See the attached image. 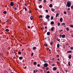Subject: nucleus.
Returning a JSON list of instances; mask_svg holds the SVG:
<instances>
[{"label":"nucleus","mask_w":73,"mask_h":73,"mask_svg":"<svg viewBox=\"0 0 73 73\" xmlns=\"http://www.w3.org/2000/svg\"><path fill=\"white\" fill-rule=\"evenodd\" d=\"M8 21H9V20H8V19L7 20V21H6L7 23H8Z\"/></svg>","instance_id":"nucleus-58"},{"label":"nucleus","mask_w":73,"mask_h":73,"mask_svg":"<svg viewBox=\"0 0 73 73\" xmlns=\"http://www.w3.org/2000/svg\"><path fill=\"white\" fill-rule=\"evenodd\" d=\"M14 9H15V10H17V8H16V7H15L14 8Z\"/></svg>","instance_id":"nucleus-50"},{"label":"nucleus","mask_w":73,"mask_h":73,"mask_svg":"<svg viewBox=\"0 0 73 73\" xmlns=\"http://www.w3.org/2000/svg\"><path fill=\"white\" fill-rule=\"evenodd\" d=\"M52 66H55V64H52Z\"/></svg>","instance_id":"nucleus-51"},{"label":"nucleus","mask_w":73,"mask_h":73,"mask_svg":"<svg viewBox=\"0 0 73 73\" xmlns=\"http://www.w3.org/2000/svg\"><path fill=\"white\" fill-rule=\"evenodd\" d=\"M54 29V27H52L51 29V31H53Z\"/></svg>","instance_id":"nucleus-6"},{"label":"nucleus","mask_w":73,"mask_h":73,"mask_svg":"<svg viewBox=\"0 0 73 73\" xmlns=\"http://www.w3.org/2000/svg\"><path fill=\"white\" fill-rule=\"evenodd\" d=\"M71 37H72L73 38V35H71Z\"/></svg>","instance_id":"nucleus-64"},{"label":"nucleus","mask_w":73,"mask_h":73,"mask_svg":"<svg viewBox=\"0 0 73 73\" xmlns=\"http://www.w3.org/2000/svg\"><path fill=\"white\" fill-rule=\"evenodd\" d=\"M53 70L54 71H55V70H56L57 69V68L54 67L53 68Z\"/></svg>","instance_id":"nucleus-5"},{"label":"nucleus","mask_w":73,"mask_h":73,"mask_svg":"<svg viewBox=\"0 0 73 73\" xmlns=\"http://www.w3.org/2000/svg\"><path fill=\"white\" fill-rule=\"evenodd\" d=\"M58 15H59V14H58V13L56 15V17H58Z\"/></svg>","instance_id":"nucleus-16"},{"label":"nucleus","mask_w":73,"mask_h":73,"mask_svg":"<svg viewBox=\"0 0 73 73\" xmlns=\"http://www.w3.org/2000/svg\"><path fill=\"white\" fill-rule=\"evenodd\" d=\"M51 24L52 25H53L54 24V22L53 21H52L51 22Z\"/></svg>","instance_id":"nucleus-12"},{"label":"nucleus","mask_w":73,"mask_h":73,"mask_svg":"<svg viewBox=\"0 0 73 73\" xmlns=\"http://www.w3.org/2000/svg\"><path fill=\"white\" fill-rule=\"evenodd\" d=\"M70 27H71V28H73V26L72 25H70Z\"/></svg>","instance_id":"nucleus-34"},{"label":"nucleus","mask_w":73,"mask_h":73,"mask_svg":"<svg viewBox=\"0 0 73 73\" xmlns=\"http://www.w3.org/2000/svg\"><path fill=\"white\" fill-rule=\"evenodd\" d=\"M71 2H68L67 3V4H66V6H67L68 7H70V6H71Z\"/></svg>","instance_id":"nucleus-1"},{"label":"nucleus","mask_w":73,"mask_h":73,"mask_svg":"<svg viewBox=\"0 0 73 73\" xmlns=\"http://www.w3.org/2000/svg\"><path fill=\"white\" fill-rule=\"evenodd\" d=\"M51 10L52 12H54V9L53 8H52L51 9Z\"/></svg>","instance_id":"nucleus-11"},{"label":"nucleus","mask_w":73,"mask_h":73,"mask_svg":"<svg viewBox=\"0 0 73 73\" xmlns=\"http://www.w3.org/2000/svg\"><path fill=\"white\" fill-rule=\"evenodd\" d=\"M25 11H27V8H26V7L25 8Z\"/></svg>","instance_id":"nucleus-39"},{"label":"nucleus","mask_w":73,"mask_h":73,"mask_svg":"<svg viewBox=\"0 0 73 73\" xmlns=\"http://www.w3.org/2000/svg\"><path fill=\"white\" fill-rule=\"evenodd\" d=\"M57 60H58V61H60V59L59 58L57 59Z\"/></svg>","instance_id":"nucleus-61"},{"label":"nucleus","mask_w":73,"mask_h":73,"mask_svg":"<svg viewBox=\"0 0 73 73\" xmlns=\"http://www.w3.org/2000/svg\"><path fill=\"white\" fill-rule=\"evenodd\" d=\"M3 13H4V14H6L7 13V11H4L3 12Z\"/></svg>","instance_id":"nucleus-27"},{"label":"nucleus","mask_w":73,"mask_h":73,"mask_svg":"<svg viewBox=\"0 0 73 73\" xmlns=\"http://www.w3.org/2000/svg\"><path fill=\"white\" fill-rule=\"evenodd\" d=\"M18 54H21V52L20 51L18 52Z\"/></svg>","instance_id":"nucleus-24"},{"label":"nucleus","mask_w":73,"mask_h":73,"mask_svg":"<svg viewBox=\"0 0 73 73\" xmlns=\"http://www.w3.org/2000/svg\"><path fill=\"white\" fill-rule=\"evenodd\" d=\"M25 6H26V7L27 6V3H25Z\"/></svg>","instance_id":"nucleus-46"},{"label":"nucleus","mask_w":73,"mask_h":73,"mask_svg":"<svg viewBox=\"0 0 73 73\" xmlns=\"http://www.w3.org/2000/svg\"><path fill=\"white\" fill-rule=\"evenodd\" d=\"M71 9H73V5H72L71 6Z\"/></svg>","instance_id":"nucleus-45"},{"label":"nucleus","mask_w":73,"mask_h":73,"mask_svg":"<svg viewBox=\"0 0 73 73\" xmlns=\"http://www.w3.org/2000/svg\"><path fill=\"white\" fill-rule=\"evenodd\" d=\"M37 66L38 67H40V65L39 64H38Z\"/></svg>","instance_id":"nucleus-33"},{"label":"nucleus","mask_w":73,"mask_h":73,"mask_svg":"<svg viewBox=\"0 0 73 73\" xmlns=\"http://www.w3.org/2000/svg\"><path fill=\"white\" fill-rule=\"evenodd\" d=\"M59 56L58 55H57V57H59Z\"/></svg>","instance_id":"nucleus-56"},{"label":"nucleus","mask_w":73,"mask_h":73,"mask_svg":"<svg viewBox=\"0 0 73 73\" xmlns=\"http://www.w3.org/2000/svg\"><path fill=\"white\" fill-rule=\"evenodd\" d=\"M34 64L35 65H36V64H37V62H34Z\"/></svg>","instance_id":"nucleus-20"},{"label":"nucleus","mask_w":73,"mask_h":73,"mask_svg":"<svg viewBox=\"0 0 73 73\" xmlns=\"http://www.w3.org/2000/svg\"><path fill=\"white\" fill-rule=\"evenodd\" d=\"M33 50H35L36 49V47H33Z\"/></svg>","instance_id":"nucleus-17"},{"label":"nucleus","mask_w":73,"mask_h":73,"mask_svg":"<svg viewBox=\"0 0 73 73\" xmlns=\"http://www.w3.org/2000/svg\"><path fill=\"white\" fill-rule=\"evenodd\" d=\"M44 67H47L48 66V64L47 63L44 64Z\"/></svg>","instance_id":"nucleus-2"},{"label":"nucleus","mask_w":73,"mask_h":73,"mask_svg":"<svg viewBox=\"0 0 73 73\" xmlns=\"http://www.w3.org/2000/svg\"><path fill=\"white\" fill-rule=\"evenodd\" d=\"M49 7H53V5L52 4H50L49 5Z\"/></svg>","instance_id":"nucleus-10"},{"label":"nucleus","mask_w":73,"mask_h":73,"mask_svg":"<svg viewBox=\"0 0 73 73\" xmlns=\"http://www.w3.org/2000/svg\"><path fill=\"white\" fill-rule=\"evenodd\" d=\"M40 20H41V21H43V19H40Z\"/></svg>","instance_id":"nucleus-60"},{"label":"nucleus","mask_w":73,"mask_h":73,"mask_svg":"<svg viewBox=\"0 0 73 73\" xmlns=\"http://www.w3.org/2000/svg\"><path fill=\"white\" fill-rule=\"evenodd\" d=\"M6 32H9V29H6Z\"/></svg>","instance_id":"nucleus-29"},{"label":"nucleus","mask_w":73,"mask_h":73,"mask_svg":"<svg viewBox=\"0 0 73 73\" xmlns=\"http://www.w3.org/2000/svg\"><path fill=\"white\" fill-rule=\"evenodd\" d=\"M34 54L33 53H32L31 55V56H33V54Z\"/></svg>","instance_id":"nucleus-43"},{"label":"nucleus","mask_w":73,"mask_h":73,"mask_svg":"<svg viewBox=\"0 0 73 73\" xmlns=\"http://www.w3.org/2000/svg\"><path fill=\"white\" fill-rule=\"evenodd\" d=\"M53 16H51V20H53Z\"/></svg>","instance_id":"nucleus-31"},{"label":"nucleus","mask_w":73,"mask_h":73,"mask_svg":"<svg viewBox=\"0 0 73 73\" xmlns=\"http://www.w3.org/2000/svg\"><path fill=\"white\" fill-rule=\"evenodd\" d=\"M62 20H63V19H62V18H61L60 19V21L61 22H62Z\"/></svg>","instance_id":"nucleus-9"},{"label":"nucleus","mask_w":73,"mask_h":73,"mask_svg":"<svg viewBox=\"0 0 73 73\" xmlns=\"http://www.w3.org/2000/svg\"><path fill=\"white\" fill-rule=\"evenodd\" d=\"M45 29H46L47 28V27L46 26L44 27Z\"/></svg>","instance_id":"nucleus-54"},{"label":"nucleus","mask_w":73,"mask_h":73,"mask_svg":"<svg viewBox=\"0 0 73 73\" xmlns=\"http://www.w3.org/2000/svg\"><path fill=\"white\" fill-rule=\"evenodd\" d=\"M10 72H11V73H13V72H12V71H10Z\"/></svg>","instance_id":"nucleus-63"},{"label":"nucleus","mask_w":73,"mask_h":73,"mask_svg":"<svg viewBox=\"0 0 73 73\" xmlns=\"http://www.w3.org/2000/svg\"><path fill=\"white\" fill-rule=\"evenodd\" d=\"M43 61H44V62H46V61H45V60L44 59Z\"/></svg>","instance_id":"nucleus-41"},{"label":"nucleus","mask_w":73,"mask_h":73,"mask_svg":"<svg viewBox=\"0 0 73 73\" xmlns=\"http://www.w3.org/2000/svg\"><path fill=\"white\" fill-rule=\"evenodd\" d=\"M43 23L44 24V25H47V23H46V22Z\"/></svg>","instance_id":"nucleus-22"},{"label":"nucleus","mask_w":73,"mask_h":73,"mask_svg":"<svg viewBox=\"0 0 73 73\" xmlns=\"http://www.w3.org/2000/svg\"><path fill=\"white\" fill-rule=\"evenodd\" d=\"M56 40H57V41H60V39H58V38H57L56 39Z\"/></svg>","instance_id":"nucleus-28"},{"label":"nucleus","mask_w":73,"mask_h":73,"mask_svg":"<svg viewBox=\"0 0 73 73\" xmlns=\"http://www.w3.org/2000/svg\"><path fill=\"white\" fill-rule=\"evenodd\" d=\"M42 5H39V8H42Z\"/></svg>","instance_id":"nucleus-21"},{"label":"nucleus","mask_w":73,"mask_h":73,"mask_svg":"<svg viewBox=\"0 0 73 73\" xmlns=\"http://www.w3.org/2000/svg\"><path fill=\"white\" fill-rule=\"evenodd\" d=\"M62 35H61V34H60V35H59V36L60 37H62Z\"/></svg>","instance_id":"nucleus-48"},{"label":"nucleus","mask_w":73,"mask_h":73,"mask_svg":"<svg viewBox=\"0 0 73 73\" xmlns=\"http://www.w3.org/2000/svg\"><path fill=\"white\" fill-rule=\"evenodd\" d=\"M57 64H60V62H57Z\"/></svg>","instance_id":"nucleus-57"},{"label":"nucleus","mask_w":73,"mask_h":73,"mask_svg":"<svg viewBox=\"0 0 73 73\" xmlns=\"http://www.w3.org/2000/svg\"><path fill=\"white\" fill-rule=\"evenodd\" d=\"M28 29H30V28H31V27H30V26H28Z\"/></svg>","instance_id":"nucleus-47"},{"label":"nucleus","mask_w":73,"mask_h":73,"mask_svg":"<svg viewBox=\"0 0 73 73\" xmlns=\"http://www.w3.org/2000/svg\"><path fill=\"white\" fill-rule=\"evenodd\" d=\"M68 65H69V66H70V61H69L68 62Z\"/></svg>","instance_id":"nucleus-14"},{"label":"nucleus","mask_w":73,"mask_h":73,"mask_svg":"<svg viewBox=\"0 0 73 73\" xmlns=\"http://www.w3.org/2000/svg\"><path fill=\"white\" fill-rule=\"evenodd\" d=\"M67 10L68 11H69V10H70V8H68L67 9Z\"/></svg>","instance_id":"nucleus-53"},{"label":"nucleus","mask_w":73,"mask_h":73,"mask_svg":"<svg viewBox=\"0 0 73 73\" xmlns=\"http://www.w3.org/2000/svg\"><path fill=\"white\" fill-rule=\"evenodd\" d=\"M62 38H65V35H62Z\"/></svg>","instance_id":"nucleus-8"},{"label":"nucleus","mask_w":73,"mask_h":73,"mask_svg":"<svg viewBox=\"0 0 73 73\" xmlns=\"http://www.w3.org/2000/svg\"><path fill=\"white\" fill-rule=\"evenodd\" d=\"M68 58L69 59H70L72 58V55H69L68 56Z\"/></svg>","instance_id":"nucleus-7"},{"label":"nucleus","mask_w":73,"mask_h":73,"mask_svg":"<svg viewBox=\"0 0 73 73\" xmlns=\"http://www.w3.org/2000/svg\"><path fill=\"white\" fill-rule=\"evenodd\" d=\"M53 42H50V45H53Z\"/></svg>","instance_id":"nucleus-36"},{"label":"nucleus","mask_w":73,"mask_h":73,"mask_svg":"<svg viewBox=\"0 0 73 73\" xmlns=\"http://www.w3.org/2000/svg\"><path fill=\"white\" fill-rule=\"evenodd\" d=\"M32 12V11L31 10H29V13H31Z\"/></svg>","instance_id":"nucleus-32"},{"label":"nucleus","mask_w":73,"mask_h":73,"mask_svg":"<svg viewBox=\"0 0 73 73\" xmlns=\"http://www.w3.org/2000/svg\"><path fill=\"white\" fill-rule=\"evenodd\" d=\"M42 16L41 15H40L39 16V18H42Z\"/></svg>","instance_id":"nucleus-26"},{"label":"nucleus","mask_w":73,"mask_h":73,"mask_svg":"<svg viewBox=\"0 0 73 73\" xmlns=\"http://www.w3.org/2000/svg\"><path fill=\"white\" fill-rule=\"evenodd\" d=\"M43 2H44V3H46V0H44Z\"/></svg>","instance_id":"nucleus-40"},{"label":"nucleus","mask_w":73,"mask_h":73,"mask_svg":"<svg viewBox=\"0 0 73 73\" xmlns=\"http://www.w3.org/2000/svg\"><path fill=\"white\" fill-rule=\"evenodd\" d=\"M66 30H67V31H69V28H66Z\"/></svg>","instance_id":"nucleus-37"},{"label":"nucleus","mask_w":73,"mask_h":73,"mask_svg":"<svg viewBox=\"0 0 73 73\" xmlns=\"http://www.w3.org/2000/svg\"><path fill=\"white\" fill-rule=\"evenodd\" d=\"M40 72H42V70H40Z\"/></svg>","instance_id":"nucleus-62"},{"label":"nucleus","mask_w":73,"mask_h":73,"mask_svg":"<svg viewBox=\"0 0 73 73\" xmlns=\"http://www.w3.org/2000/svg\"><path fill=\"white\" fill-rule=\"evenodd\" d=\"M70 49H71V50H72L73 49V47H70Z\"/></svg>","instance_id":"nucleus-42"},{"label":"nucleus","mask_w":73,"mask_h":73,"mask_svg":"<svg viewBox=\"0 0 73 73\" xmlns=\"http://www.w3.org/2000/svg\"><path fill=\"white\" fill-rule=\"evenodd\" d=\"M65 72L66 73H67V72H68V70H66Z\"/></svg>","instance_id":"nucleus-59"},{"label":"nucleus","mask_w":73,"mask_h":73,"mask_svg":"<svg viewBox=\"0 0 73 73\" xmlns=\"http://www.w3.org/2000/svg\"><path fill=\"white\" fill-rule=\"evenodd\" d=\"M13 5H14V3L13 2H11L10 5L11 6H13Z\"/></svg>","instance_id":"nucleus-3"},{"label":"nucleus","mask_w":73,"mask_h":73,"mask_svg":"<svg viewBox=\"0 0 73 73\" xmlns=\"http://www.w3.org/2000/svg\"><path fill=\"white\" fill-rule=\"evenodd\" d=\"M30 19L31 20H33V18H32V16H31L30 17Z\"/></svg>","instance_id":"nucleus-30"},{"label":"nucleus","mask_w":73,"mask_h":73,"mask_svg":"<svg viewBox=\"0 0 73 73\" xmlns=\"http://www.w3.org/2000/svg\"><path fill=\"white\" fill-rule=\"evenodd\" d=\"M49 69V68L48 67H46V70H48V69Z\"/></svg>","instance_id":"nucleus-23"},{"label":"nucleus","mask_w":73,"mask_h":73,"mask_svg":"<svg viewBox=\"0 0 73 73\" xmlns=\"http://www.w3.org/2000/svg\"><path fill=\"white\" fill-rule=\"evenodd\" d=\"M50 72H49V71H48L46 73H50Z\"/></svg>","instance_id":"nucleus-55"},{"label":"nucleus","mask_w":73,"mask_h":73,"mask_svg":"<svg viewBox=\"0 0 73 73\" xmlns=\"http://www.w3.org/2000/svg\"><path fill=\"white\" fill-rule=\"evenodd\" d=\"M57 48H60V44H57Z\"/></svg>","instance_id":"nucleus-15"},{"label":"nucleus","mask_w":73,"mask_h":73,"mask_svg":"<svg viewBox=\"0 0 73 73\" xmlns=\"http://www.w3.org/2000/svg\"><path fill=\"white\" fill-rule=\"evenodd\" d=\"M22 58H23V57L22 56L19 57V60H22Z\"/></svg>","instance_id":"nucleus-19"},{"label":"nucleus","mask_w":73,"mask_h":73,"mask_svg":"<svg viewBox=\"0 0 73 73\" xmlns=\"http://www.w3.org/2000/svg\"><path fill=\"white\" fill-rule=\"evenodd\" d=\"M71 51H68L67 52V53H71Z\"/></svg>","instance_id":"nucleus-25"},{"label":"nucleus","mask_w":73,"mask_h":73,"mask_svg":"<svg viewBox=\"0 0 73 73\" xmlns=\"http://www.w3.org/2000/svg\"><path fill=\"white\" fill-rule=\"evenodd\" d=\"M58 26H59L60 25V23H58Z\"/></svg>","instance_id":"nucleus-35"},{"label":"nucleus","mask_w":73,"mask_h":73,"mask_svg":"<svg viewBox=\"0 0 73 73\" xmlns=\"http://www.w3.org/2000/svg\"><path fill=\"white\" fill-rule=\"evenodd\" d=\"M62 25H65V23H63L62 24Z\"/></svg>","instance_id":"nucleus-38"},{"label":"nucleus","mask_w":73,"mask_h":73,"mask_svg":"<svg viewBox=\"0 0 73 73\" xmlns=\"http://www.w3.org/2000/svg\"><path fill=\"white\" fill-rule=\"evenodd\" d=\"M46 12H48V10H46Z\"/></svg>","instance_id":"nucleus-52"},{"label":"nucleus","mask_w":73,"mask_h":73,"mask_svg":"<svg viewBox=\"0 0 73 73\" xmlns=\"http://www.w3.org/2000/svg\"><path fill=\"white\" fill-rule=\"evenodd\" d=\"M44 45L45 46H48V44H47L46 43H45L44 44Z\"/></svg>","instance_id":"nucleus-18"},{"label":"nucleus","mask_w":73,"mask_h":73,"mask_svg":"<svg viewBox=\"0 0 73 73\" xmlns=\"http://www.w3.org/2000/svg\"><path fill=\"white\" fill-rule=\"evenodd\" d=\"M49 17H50V16L49 15H47L46 17V19H49Z\"/></svg>","instance_id":"nucleus-4"},{"label":"nucleus","mask_w":73,"mask_h":73,"mask_svg":"<svg viewBox=\"0 0 73 73\" xmlns=\"http://www.w3.org/2000/svg\"><path fill=\"white\" fill-rule=\"evenodd\" d=\"M47 21H50V19H49L48 18V19H47Z\"/></svg>","instance_id":"nucleus-49"},{"label":"nucleus","mask_w":73,"mask_h":73,"mask_svg":"<svg viewBox=\"0 0 73 73\" xmlns=\"http://www.w3.org/2000/svg\"><path fill=\"white\" fill-rule=\"evenodd\" d=\"M50 32H48L47 33V35H50Z\"/></svg>","instance_id":"nucleus-13"},{"label":"nucleus","mask_w":73,"mask_h":73,"mask_svg":"<svg viewBox=\"0 0 73 73\" xmlns=\"http://www.w3.org/2000/svg\"><path fill=\"white\" fill-rule=\"evenodd\" d=\"M64 13L65 15H66V11L64 12Z\"/></svg>","instance_id":"nucleus-44"}]
</instances>
